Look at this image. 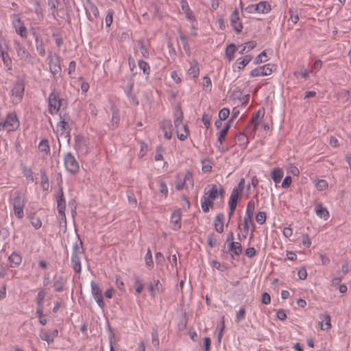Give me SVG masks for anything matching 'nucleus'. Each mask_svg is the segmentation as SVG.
I'll use <instances>...</instances> for the list:
<instances>
[{
	"label": "nucleus",
	"mask_w": 351,
	"mask_h": 351,
	"mask_svg": "<svg viewBox=\"0 0 351 351\" xmlns=\"http://www.w3.org/2000/svg\"><path fill=\"white\" fill-rule=\"evenodd\" d=\"M8 261H9L10 267H14L19 266L21 263L22 257L19 253H17L16 252H13L9 256Z\"/></svg>",
	"instance_id": "c85d7f7f"
},
{
	"label": "nucleus",
	"mask_w": 351,
	"mask_h": 351,
	"mask_svg": "<svg viewBox=\"0 0 351 351\" xmlns=\"http://www.w3.org/2000/svg\"><path fill=\"white\" fill-rule=\"evenodd\" d=\"M62 101L59 92L53 88L48 97V110L51 114L53 115L59 112Z\"/></svg>",
	"instance_id": "423d86ee"
},
{
	"label": "nucleus",
	"mask_w": 351,
	"mask_h": 351,
	"mask_svg": "<svg viewBox=\"0 0 351 351\" xmlns=\"http://www.w3.org/2000/svg\"><path fill=\"white\" fill-rule=\"evenodd\" d=\"M145 261L146 266L149 269H152L154 267V261L150 248H148L147 250V253L145 256Z\"/></svg>",
	"instance_id": "c03bdc74"
},
{
	"label": "nucleus",
	"mask_w": 351,
	"mask_h": 351,
	"mask_svg": "<svg viewBox=\"0 0 351 351\" xmlns=\"http://www.w3.org/2000/svg\"><path fill=\"white\" fill-rule=\"evenodd\" d=\"M315 186L318 191H324L328 188V183L325 180H317L315 182Z\"/></svg>",
	"instance_id": "49530a36"
},
{
	"label": "nucleus",
	"mask_w": 351,
	"mask_h": 351,
	"mask_svg": "<svg viewBox=\"0 0 351 351\" xmlns=\"http://www.w3.org/2000/svg\"><path fill=\"white\" fill-rule=\"evenodd\" d=\"M3 123L8 132L16 130L20 125L19 118L15 112L8 113Z\"/></svg>",
	"instance_id": "f8f14e48"
},
{
	"label": "nucleus",
	"mask_w": 351,
	"mask_h": 351,
	"mask_svg": "<svg viewBox=\"0 0 351 351\" xmlns=\"http://www.w3.org/2000/svg\"><path fill=\"white\" fill-rule=\"evenodd\" d=\"M138 44L140 46V51L141 53V55L143 58H147L149 56V50L146 48L144 40H139L138 41Z\"/></svg>",
	"instance_id": "09e8293b"
},
{
	"label": "nucleus",
	"mask_w": 351,
	"mask_h": 351,
	"mask_svg": "<svg viewBox=\"0 0 351 351\" xmlns=\"http://www.w3.org/2000/svg\"><path fill=\"white\" fill-rule=\"evenodd\" d=\"M260 114L261 110H258L254 114H253L247 126V128L252 129V132H255L258 128L259 124Z\"/></svg>",
	"instance_id": "cd10ccee"
},
{
	"label": "nucleus",
	"mask_w": 351,
	"mask_h": 351,
	"mask_svg": "<svg viewBox=\"0 0 351 351\" xmlns=\"http://www.w3.org/2000/svg\"><path fill=\"white\" fill-rule=\"evenodd\" d=\"M39 336L42 340L47 341L48 344H51L53 342V339H52L50 332L45 329L40 330Z\"/></svg>",
	"instance_id": "a19ab883"
},
{
	"label": "nucleus",
	"mask_w": 351,
	"mask_h": 351,
	"mask_svg": "<svg viewBox=\"0 0 351 351\" xmlns=\"http://www.w3.org/2000/svg\"><path fill=\"white\" fill-rule=\"evenodd\" d=\"M160 128L164 133V136L167 139H170L172 136V124L170 121H163L161 123Z\"/></svg>",
	"instance_id": "bb28decb"
},
{
	"label": "nucleus",
	"mask_w": 351,
	"mask_h": 351,
	"mask_svg": "<svg viewBox=\"0 0 351 351\" xmlns=\"http://www.w3.org/2000/svg\"><path fill=\"white\" fill-rule=\"evenodd\" d=\"M275 68L276 66L273 64H266L252 70L250 75L251 77L269 75L272 73Z\"/></svg>",
	"instance_id": "ddd939ff"
},
{
	"label": "nucleus",
	"mask_w": 351,
	"mask_h": 351,
	"mask_svg": "<svg viewBox=\"0 0 351 351\" xmlns=\"http://www.w3.org/2000/svg\"><path fill=\"white\" fill-rule=\"evenodd\" d=\"M92 295L94 298L98 306L101 308H104L105 306V303L103 300L102 292H100L99 293H95Z\"/></svg>",
	"instance_id": "13d9d810"
},
{
	"label": "nucleus",
	"mask_w": 351,
	"mask_h": 351,
	"mask_svg": "<svg viewBox=\"0 0 351 351\" xmlns=\"http://www.w3.org/2000/svg\"><path fill=\"white\" fill-rule=\"evenodd\" d=\"M0 56L1 57L4 66L7 68L8 71H10L12 67V61L10 56L8 54V50L2 51L1 53H0Z\"/></svg>",
	"instance_id": "7c9ffc66"
},
{
	"label": "nucleus",
	"mask_w": 351,
	"mask_h": 351,
	"mask_svg": "<svg viewBox=\"0 0 351 351\" xmlns=\"http://www.w3.org/2000/svg\"><path fill=\"white\" fill-rule=\"evenodd\" d=\"M180 4L182 11L185 14L186 19L191 22L192 27L195 29V32H191V36L194 37L197 36V21L195 19V16L194 15L193 12L191 10L190 6L186 0H180Z\"/></svg>",
	"instance_id": "6e6552de"
},
{
	"label": "nucleus",
	"mask_w": 351,
	"mask_h": 351,
	"mask_svg": "<svg viewBox=\"0 0 351 351\" xmlns=\"http://www.w3.org/2000/svg\"><path fill=\"white\" fill-rule=\"evenodd\" d=\"M224 193L222 186L218 188L217 184H208L204 188V195L201 198V206L204 213L209 212L210 208L214 206V201L220 195L223 196Z\"/></svg>",
	"instance_id": "f257e3e1"
},
{
	"label": "nucleus",
	"mask_w": 351,
	"mask_h": 351,
	"mask_svg": "<svg viewBox=\"0 0 351 351\" xmlns=\"http://www.w3.org/2000/svg\"><path fill=\"white\" fill-rule=\"evenodd\" d=\"M164 150L162 148V146L161 145H159L156 147V154L154 156V159L156 161L162 160L163 159V153Z\"/></svg>",
	"instance_id": "bf43d9fd"
},
{
	"label": "nucleus",
	"mask_w": 351,
	"mask_h": 351,
	"mask_svg": "<svg viewBox=\"0 0 351 351\" xmlns=\"http://www.w3.org/2000/svg\"><path fill=\"white\" fill-rule=\"evenodd\" d=\"M189 186L191 188L194 186L193 176L191 171H186L184 175L178 173L176 179V189L180 191L184 187L188 188Z\"/></svg>",
	"instance_id": "0eeeda50"
},
{
	"label": "nucleus",
	"mask_w": 351,
	"mask_h": 351,
	"mask_svg": "<svg viewBox=\"0 0 351 351\" xmlns=\"http://www.w3.org/2000/svg\"><path fill=\"white\" fill-rule=\"evenodd\" d=\"M148 291L152 297L155 298L156 295L162 291V286L160 283L159 280L149 282L148 285Z\"/></svg>",
	"instance_id": "b1692460"
},
{
	"label": "nucleus",
	"mask_w": 351,
	"mask_h": 351,
	"mask_svg": "<svg viewBox=\"0 0 351 351\" xmlns=\"http://www.w3.org/2000/svg\"><path fill=\"white\" fill-rule=\"evenodd\" d=\"M64 165L66 170L71 174H75L80 170L79 163L71 152L64 156Z\"/></svg>",
	"instance_id": "1a4fd4ad"
},
{
	"label": "nucleus",
	"mask_w": 351,
	"mask_h": 351,
	"mask_svg": "<svg viewBox=\"0 0 351 351\" xmlns=\"http://www.w3.org/2000/svg\"><path fill=\"white\" fill-rule=\"evenodd\" d=\"M230 114V110L227 108H223L219 112V118L221 121L226 120Z\"/></svg>",
	"instance_id": "69168bd1"
},
{
	"label": "nucleus",
	"mask_w": 351,
	"mask_h": 351,
	"mask_svg": "<svg viewBox=\"0 0 351 351\" xmlns=\"http://www.w3.org/2000/svg\"><path fill=\"white\" fill-rule=\"evenodd\" d=\"M49 69L53 75L55 77L57 75H60L62 69L59 56H56L55 57H52L51 56H49Z\"/></svg>",
	"instance_id": "f3484780"
},
{
	"label": "nucleus",
	"mask_w": 351,
	"mask_h": 351,
	"mask_svg": "<svg viewBox=\"0 0 351 351\" xmlns=\"http://www.w3.org/2000/svg\"><path fill=\"white\" fill-rule=\"evenodd\" d=\"M45 296L46 292L43 289H40L36 298V301L38 306H43V300Z\"/></svg>",
	"instance_id": "864d4df0"
},
{
	"label": "nucleus",
	"mask_w": 351,
	"mask_h": 351,
	"mask_svg": "<svg viewBox=\"0 0 351 351\" xmlns=\"http://www.w3.org/2000/svg\"><path fill=\"white\" fill-rule=\"evenodd\" d=\"M267 218V214L264 211H260L258 212L256 215V221L258 223L262 225L263 224Z\"/></svg>",
	"instance_id": "6e6d98bb"
},
{
	"label": "nucleus",
	"mask_w": 351,
	"mask_h": 351,
	"mask_svg": "<svg viewBox=\"0 0 351 351\" xmlns=\"http://www.w3.org/2000/svg\"><path fill=\"white\" fill-rule=\"evenodd\" d=\"M35 41H36V49L38 51L39 54L41 56H45V49L43 43L42 41L39 42L38 36H36Z\"/></svg>",
	"instance_id": "3c124183"
},
{
	"label": "nucleus",
	"mask_w": 351,
	"mask_h": 351,
	"mask_svg": "<svg viewBox=\"0 0 351 351\" xmlns=\"http://www.w3.org/2000/svg\"><path fill=\"white\" fill-rule=\"evenodd\" d=\"M244 187L245 179L241 178L237 186L232 189L228 200V206L230 209L229 217H231L234 214V212L237 205V202L243 193Z\"/></svg>",
	"instance_id": "20e7f679"
},
{
	"label": "nucleus",
	"mask_w": 351,
	"mask_h": 351,
	"mask_svg": "<svg viewBox=\"0 0 351 351\" xmlns=\"http://www.w3.org/2000/svg\"><path fill=\"white\" fill-rule=\"evenodd\" d=\"M201 163H202V171L203 172L208 173V172L211 171L213 167H212V162L210 161V160L204 158V159L202 160Z\"/></svg>",
	"instance_id": "37998d69"
},
{
	"label": "nucleus",
	"mask_w": 351,
	"mask_h": 351,
	"mask_svg": "<svg viewBox=\"0 0 351 351\" xmlns=\"http://www.w3.org/2000/svg\"><path fill=\"white\" fill-rule=\"evenodd\" d=\"M322 66V62L321 61V60H316L313 63L310 72L315 75L317 73V71L321 69Z\"/></svg>",
	"instance_id": "052dcab7"
},
{
	"label": "nucleus",
	"mask_w": 351,
	"mask_h": 351,
	"mask_svg": "<svg viewBox=\"0 0 351 351\" xmlns=\"http://www.w3.org/2000/svg\"><path fill=\"white\" fill-rule=\"evenodd\" d=\"M224 215L223 213H218L214 221L215 230L221 233L224 230Z\"/></svg>",
	"instance_id": "393cba45"
},
{
	"label": "nucleus",
	"mask_w": 351,
	"mask_h": 351,
	"mask_svg": "<svg viewBox=\"0 0 351 351\" xmlns=\"http://www.w3.org/2000/svg\"><path fill=\"white\" fill-rule=\"evenodd\" d=\"M230 127V121H228L223 128L217 132L218 141L220 144H222L225 141L226 136L228 133V130Z\"/></svg>",
	"instance_id": "f704fd0d"
},
{
	"label": "nucleus",
	"mask_w": 351,
	"mask_h": 351,
	"mask_svg": "<svg viewBox=\"0 0 351 351\" xmlns=\"http://www.w3.org/2000/svg\"><path fill=\"white\" fill-rule=\"evenodd\" d=\"M268 60L267 56L265 53V51H263L261 53H259L254 59V63L255 64H258L262 62H267Z\"/></svg>",
	"instance_id": "de8ad7c7"
},
{
	"label": "nucleus",
	"mask_w": 351,
	"mask_h": 351,
	"mask_svg": "<svg viewBox=\"0 0 351 351\" xmlns=\"http://www.w3.org/2000/svg\"><path fill=\"white\" fill-rule=\"evenodd\" d=\"M256 46V43L254 41H249L245 43L241 49L239 51L240 54H243L245 52L250 51L252 49H254Z\"/></svg>",
	"instance_id": "a18cd8bd"
},
{
	"label": "nucleus",
	"mask_w": 351,
	"mask_h": 351,
	"mask_svg": "<svg viewBox=\"0 0 351 351\" xmlns=\"http://www.w3.org/2000/svg\"><path fill=\"white\" fill-rule=\"evenodd\" d=\"M321 319V328L323 330H327L330 328L331 324H330V316L328 314H323L320 315Z\"/></svg>",
	"instance_id": "2f4dec72"
},
{
	"label": "nucleus",
	"mask_w": 351,
	"mask_h": 351,
	"mask_svg": "<svg viewBox=\"0 0 351 351\" xmlns=\"http://www.w3.org/2000/svg\"><path fill=\"white\" fill-rule=\"evenodd\" d=\"M243 222H244V224H243L244 232H246V233H247V232L249 230L250 226L252 225V217L245 215Z\"/></svg>",
	"instance_id": "5fc2aeb1"
},
{
	"label": "nucleus",
	"mask_w": 351,
	"mask_h": 351,
	"mask_svg": "<svg viewBox=\"0 0 351 351\" xmlns=\"http://www.w3.org/2000/svg\"><path fill=\"white\" fill-rule=\"evenodd\" d=\"M230 21L231 26L236 32L239 33L242 31L243 25L239 18V11L237 8H235L231 14L230 16Z\"/></svg>",
	"instance_id": "a211bd4d"
},
{
	"label": "nucleus",
	"mask_w": 351,
	"mask_h": 351,
	"mask_svg": "<svg viewBox=\"0 0 351 351\" xmlns=\"http://www.w3.org/2000/svg\"><path fill=\"white\" fill-rule=\"evenodd\" d=\"M48 5L51 9H53L52 14L54 16V18H56V16L58 14V0H48Z\"/></svg>",
	"instance_id": "8fccbe9b"
},
{
	"label": "nucleus",
	"mask_w": 351,
	"mask_h": 351,
	"mask_svg": "<svg viewBox=\"0 0 351 351\" xmlns=\"http://www.w3.org/2000/svg\"><path fill=\"white\" fill-rule=\"evenodd\" d=\"M138 66L146 75V78H148L151 71L149 64L147 62L140 60L138 61Z\"/></svg>",
	"instance_id": "4c0bfd02"
},
{
	"label": "nucleus",
	"mask_w": 351,
	"mask_h": 351,
	"mask_svg": "<svg viewBox=\"0 0 351 351\" xmlns=\"http://www.w3.org/2000/svg\"><path fill=\"white\" fill-rule=\"evenodd\" d=\"M315 211L317 215L320 218H323L324 220H326L329 218V212L328 209L323 206L322 203H317L315 205Z\"/></svg>",
	"instance_id": "a878e982"
},
{
	"label": "nucleus",
	"mask_w": 351,
	"mask_h": 351,
	"mask_svg": "<svg viewBox=\"0 0 351 351\" xmlns=\"http://www.w3.org/2000/svg\"><path fill=\"white\" fill-rule=\"evenodd\" d=\"M158 188L161 193L164 194L165 197L168 195L169 190L167 184L163 180L158 181Z\"/></svg>",
	"instance_id": "4d7b16f0"
},
{
	"label": "nucleus",
	"mask_w": 351,
	"mask_h": 351,
	"mask_svg": "<svg viewBox=\"0 0 351 351\" xmlns=\"http://www.w3.org/2000/svg\"><path fill=\"white\" fill-rule=\"evenodd\" d=\"M25 90V84L22 81L14 83L12 89V101L14 104H19L23 99Z\"/></svg>",
	"instance_id": "9b49d317"
},
{
	"label": "nucleus",
	"mask_w": 351,
	"mask_h": 351,
	"mask_svg": "<svg viewBox=\"0 0 351 351\" xmlns=\"http://www.w3.org/2000/svg\"><path fill=\"white\" fill-rule=\"evenodd\" d=\"M12 19V25L16 34L23 38H27L28 34L27 29L25 26L19 14H14Z\"/></svg>",
	"instance_id": "9d476101"
},
{
	"label": "nucleus",
	"mask_w": 351,
	"mask_h": 351,
	"mask_svg": "<svg viewBox=\"0 0 351 351\" xmlns=\"http://www.w3.org/2000/svg\"><path fill=\"white\" fill-rule=\"evenodd\" d=\"M38 148L39 152L47 154L50 151L48 141L46 139L41 140L38 144Z\"/></svg>",
	"instance_id": "ea45409f"
},
{
	"label": "nucleus",
	"mask_w": 351,
	"mask_h": 351,
	"mask_svg": "<svg viewBox=\"0 0 351 351\" xmlns=\"http://www.w3.org/2000/svg\"><path fill=\"white\" fill-rule=\"evenodd\" d=\"M23 173L24 176L26 178V179L28 181H31V182L34 181L33 173L30 168H25L23 169Z\"/></svg>",
	"instance_id": "338daca9"
},
{
	"label": "nucleus",
	"mask_w": 351,
	"mask_h": 351,
	"mask_svg": "<svg viewBox=\"0 0 351 351\" xmlns=\"http://www.w3.org/2000/svg\"><path fill=\"white\" fill-rule=\"evenodd\" d=\"M182 215V212L180 209L174 210L171 214L170 224L171 228L175 231H178L181 228Z\"/></svg>",
	"instance_id": "6ab92c4d"
},
{
	"label": "nucleus",
	"mask_w": 351,
	"mask_h": 351,
	"mask_svg": "<svg viewBox=\"0 0 351 351\" xmlns=\"http://www.w3.org/2000/svg\"><path fill=\"white\" fill-rule=\"evenodd\" d=\"M75 141V149L77 153L81 156H86L89 152L86 139L83 136H77Z\"/></svg>",
	"instance_id": "4468645a"
},
{
	"label": "nucleus",
	"mask_w": 351,
	"mask_h": 351,
	"mask_svg": "<svg viewBox=\"0 0 351 351\" xmlns=\"http://www.w3.org/2000/svg\"><path fill=\"white\" fill-rule=\"evenodd\" d=\"M114 11L112 10H108L107 15L106 16L105 22L106 27H110L113 21Z\"/></svg>",
	"instance_id": "e2e57ef3"
},
{
	"label": "nucleus",
	"mask_w": 351,
	"mask_h": 351,
	"mask_svg": "<svg viewBox=\"0 0 351 351\" xmlns=\"http://www.w3.org/2000/svg\"><path fill=\"white\" fill-rule=\"evenodd\" d=\"M152 342L155 347H159L160 341L158 338V334L156 330H154L152 333Z\"/></svg>",
	"instance_id": "774afa93"
},
{
	"label": "nucleus",
	"mask_w": 351,
	"mask_h": 351,
	"mask_svg": "<svg viewBox=\"0 0 351 351\" xmlns=\"http://www.w3.org/2000/svg\"><path fill=\"white\" fill-rule=\"evenodd\" d=\"M133 86L134 83L132 80H130L128 85L124 88V92L125 93L130 104L134 106H137L138 105V100L136 95L132 93Z\"/></svg>",
	"instance_id": "aec40b11"
},
{
	"label": "nucleus",
	"mask_w": 351,
	"mask_h": 351,
	"mask_svg": "<svg viewBox=\"0 0 351 351\" xmlns=\"http://www.w3.org/2000/svg\"><path fill=\"white\" fill-rule=\"evenodd\" d=\"M228 250L230 252L237 256L242 253V246L239 242H232L229 243Z\"/></svg>",
	"instance_id": "72a5a7b5"
},
{
	"label": "nucleus",
	"mask_w": 351,
	"mask_h": 351,
	"mask_svg": "<svg viewBox=\"0 0 351 351\" xmlns=\"http://www.w3.org/2000/svg\"><path fill=\"white\" fill-rule=\"evenodd\" d=\"M66 280L63 277H59L53 283V287L56 291L60 292L63 290Z\"/></svg>",
	"instance_id": "79ce46f5"
},
{
	"label": "nucleus",
	"mask_w": 351,
	"mask_h": 351,
	"mask_svg": "<svg viewBox=\"0 0 351 351\" xmlns=\"http://www.w3.org/2000/svg\"><path fill=\"white\" fill-rule=\"evenodd\" d=\"M248 12L250 13L258 12L262 14H267L271 10V5L267 1H260L258 3L255 5H250L247 8Z\"/></svg>",
	"instance_id": "2eb2a0df"
},
{
	"label": "nucleus",
	"mask_w": 351,
	"mask_h": 351,
	"mask_svg": "<svg viewBox=\"0 0 351 351\" xmlns=\"http://www.w3.org/2000/svg\"><path fill=\"white\" fill-rule=\"evenodd\" d=\"M289 13L290 15V19L291 21L295 24L299 21V15L297 10H293V9H289Z\"/></svg>",
	"instance_id": "0e129e2a"
},
{
	"label": "nucleus",
	"mask_w": 351,
	"mask_h": 351,
	"mask_svg": "<svg viewBox=\"0 0 351 351\" xmlns=\"http://www.w3.org/2000/svg\"><path fill=\"white\" fill-rule=\"evenodd\" d=\"M189 68L186 71V75L192 78H197L199 75V66L197 60L189 61Z\"/></svg>",
	"instance_id": "412c9836"
},
{
	"label": "nucleus",
	"mask_w": 351,
	"mask_h": 351,
	"mask_svg": "<svg viewBox=\"0 0 351 351\" xmlns=\"http://www.w3.org/2000/svg\"><path fill=\"white\" fill-rule=\"evenodd\" d=\"M14 45L17 56L21 60H27L29 57V52L19 41L14 40Z\"/></svg>",
	"instance_id": "4be33fe9"
},
{
	"label": "nucleus",
	"mask_w": 351,
	"mask_h": 351,
	"mask_svg": "<svg viewBox=\"0 0 351 351\" xmlns=\"http://www.w3.org/2000/svg\"><path fill=\"white\" fill-rule=\"evenodd\" d=\"M237 49V46L234 43H231L227 46L226 49V57L229 62H231L234 58V53Z\"/></svg>",
	"instance_id": "473e14b6"
},
{
	"label": "nucleus",
	"mask_w": 351,
	"mask_h": 351,
	"mask_svg": "<svg viewBox=\"0 0 351 351\" xmlns=\"http://www.w3.org/2000/svg\"><path fill=\"white\" fill-rule=\"evenodd\" d=\"M83 252V243L81 240H79L73 245L71 258V267L77 274H80L82 271L80 255L82 254Z\"/></svg>",
	"instance_id": "7ed1b4c3"
},
{
	"label": "nucleus",
	"mask_w": 351,
	"mask_h": 351,
	"mask_svg": "<svg viewBox=\"0 0 351 351\" xmlns=\"http://www.w3.org/2000/svg\"><path fill=\"white\" fill-rule=\"evenodd\" d=\"M32 226L38 230L42 226V221L40 219L36 217L34 214H31L27 216Z\"/></svg>",
	"instance_id": "58836bf2"
},
{
	"label": "nucleus",
	"mask_w": 351,
	"mask_h": 351,
	"mask_svg": "<svg viewBox=\"0 0 351 351\" xmlns=\"http://www.w3.org/2000/svg\"><path fill=\"white\" fill-rule=\"evenodd\" d=\"M283 175V171L280 168H274L271 171V178L276 183H279L281 181Z\"/></svg>",
	"instance_id": "c9c22d12"
},
{
	"label": "nucleus",
	"mask_w": 351,
	"mask_h": 351,
	"mask_svg": "<svg viewBox=\"0 0 351 351\" xmlns=\"http://www.w3.org/2000/svg\"><path fill=\"white\" fill-rule=\"evenodd\" d=\"M174 125L178 139L184 141L189 135V129L183 123V112L180 108H177L174 112Z\"/></svg>",
	"instance_id": "f03ea898"
},
{
	"label": "nucleus",
	"mask_w": 351,
	"mask_h": 351,
	"mask_svg": "<svg viewBox=\"0 0 351 351\" xmlns=\"http://www.w3.org/2000/svg\"><path fill=\"white\" fill-rule=\"evenodd\" d=\"M245 317V309L243 307H241L239 311L237 313L235 322L239 323L243 320Z\"/></svg>",
	"instance_id": "680f3d73"
},
{
	"label": "nucleus",
	"mask_w": 351,
	"mask_h": 351,
	"mask_svg": "<svg viewBox=\"0 0 351 351\" xmlns=\"http://www.w3.org/2000/svg\"><path fill=\"white\" fill-rule=\"evenodd\" d=\"M14 215L19 219H21L24 217L23 209L25 202V198L22 196L21 193L17 191L14 193L12 199Z\"/></svg>",
	"instance_id": "39448f33"
},
{
	"label": "nucleus",
	"mask_w": 351,
	"mask_h": 351,
	"mask_svg": "<svg viewBox=\"0 0 351 351\" xmlns=\"http://www.w3.org/2000/svg\"><path fill=\"white\" fill-rule=\"evenodd\" d=\"M41 185L44 190L49 189V179L45 171L40 172Z\"/></svg>",
	"instance_id": "603ef678"
},
{
	"label": "nucleus",
	"mask_w": 351,
	"mask_h": 351,
	"mask_svg": "<svg viewBox=\"0 0 351 351\" xmlns=\"http://www.w3.org/2000/svg\"><path fill=\"white\" fill-rule=\"evenodd\" d=\"M57 208L59 213H63L66 210V201L64 196L62 189L60 188L57 192Z\"/></svg>",
	"instance_id": "5701e85b"
},
{
	"label": "nucleus",
	"mask_w": 351,
	"mask_h": 351,
	"mask_svg": "<svg viewBox=\"0 0 351 351\" xmlns=\"http://www.w3.org/2000/svg\"><path fill=\"white\" fill-rule=\"evenodd\" d=\"M84 8L87 16L90 21H93L99 16V10L97 7L90 0H86Z\"/></svg>",
	"instance_id": "dca6fc26"
},
{
	"label": "nucleus",
	"mask_w": 351,
	"mask_h": 351,
	"mask_svg": "<svg viewBox=\"0 0 351 351\" xmlns=\"http://www.w3.org/2000/svg\"><path fill=\"white\" fill-rule=\"evenodd\" d=\"M256 198V202H254V200H250L247 204V208L245 210V215H249L253 217L254 212L255 210L256 204L258 202V195H255Z\"/></svg>",
	"instance_id": "e433bc0d"
},
{
	"label": "nucleus",
	"mask_w": 351,
	"mask_h": 351,
	"mask_svg": "<svg viewBox=\"0 0 351 351\" xmlns=\"http://www.w3.org/2000/svg\"><path fill=\"white\" fill-rule=\"evenodd\" d=\"M252 59V56L251 55H247L244 57L238 58L236 61L238 69L239 71L243 69L245 66L250 63Z\"/></svg>",
	"instance_id": "c756f323"
}]
</instances>
